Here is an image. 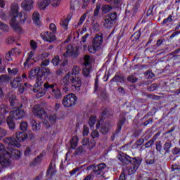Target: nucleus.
Segmentation results:
<instances>
[{"label": "nucleus", "mask_w": 180, "mask_h": 180, "mask_svg": "<svg viewBox=\"0 0 180 180\" xmlns=\"http://www.w3.org/2000/svg\"><path fill=\"white\" fill-rule=\"evenodd\" d=\"M11 81V77H9L7 75H0V84L2 85L3 84H8Z\"/></svg>", "instance_id": "obj_36"}, {"label": "nucleus", "mask_w": 180, "mask_h": 180, "mask_svg": "<svg viewBox=\"0 0 180 180\" xmlns=\"http://www.w3.org/2000/svg\"><path fill=\"white\" fill-rule=\"evenodd\" d=\"M101 10L103 13H109V12L112 10V6L109 5H103L101 7Z\"/></svg>", "instance_id": "obj_42"}, {"label": "nucleus", "mask_w": 180, "mask_h": 180, "mask_svg": "<svg viewBox=\"0 0 180 180\" xmlns=\"http://www.w3.org/2000/svg\"><path fill=\"white\" fill-rule=\"evenodd\" d=\"M34 1L33 0H23L21 3V8L23 11L30 12L33 9Z\"/></svg>", "instance_id": "obj_15"}, {"label": "nucleus", "mask_w": 180, "mask_h": 180, "mask_svg": "<svg viewBox=\"0 0 180 180\" xmlns=\"http://www.w3.org/2000/svg\"><path fill=\"white\" fill-rule=\"evenodd\" d=\"M7 71L10 75H16V74L19 72V70H18V68L11 69L10 68H8L7 69Z\"/></svg>", "instance_id": "obj_48"}, {"label": "nucleus", "mask_w": 180, "mask_h": 180, "mask_svg": "<svg viewBox=\"0 0 180 180\" xmlns=\"http://www.w3.org/2000/svg\"><path fill=\"white\" fill-rule=\"evenodd\" d=\"M155 139H151L149 141L146 142L145 144V148H150L153 144H154Z\"/></svg>", "instance_id": "obj_57"}, {"label": "nucleus", "mask_w": 180, "mask_h": 180, "mask_svg": "<svg viewBox=\"0 0 180 180\" xmlns=\"http://www.w3.org/2000/svg\"><path fill=\"white\" fill-rule=\"evenodd\" d=\"M102 43H103V34L102 33L96 34L93 39L92 44L101 49Z\"/></svg>", "instance_id": "obj_14"}, {"label": "nucleus", "mask_w": 180, "mask_h": 180, "mask_svg": "<svg viewBox=\"0 0 180 180\" xmlns=\"http://www.w3.org/2000/svg\"><path fill=\"white\" fill-rule=\"evenodd\" d=\"M12 155L15 158H20V151L12 148L11 153L0 155V165L3 168H6L11 166V158Z\"/></svg>", "instance_id": "obj_2"}, {"label": "nucleus", "mask_w": 180, "mask_h": 180, "mask_svg": "<svg viewBox=\"0 0 180 180\" xmlns=\"http://www.w3.org/2000/svg\"><path fill=\"white\" fill-rule=\"evenodd\" d=\"M117 19V13H110L104 16L102 25L105 29H112Z\"/></svg>", "instance_id": "obj_3"}, {"label": "nucleus", "mask_w": 180, "mask_h": 180, "mask_svg": "<svg viewBox=\"0 0 180 180\" xmlns=\"http://www.w3.org/2000/svg\"><path fill=\"white\" fill-rule=\"evenodd\" d=\"M82 144L83 147L89 146V148H94V147H95L96 143H95V140L94 139H91V141H89V139L84 138L82 142Z\"/></svg>", "instance_id": "obj_26"}, {"label": "nucleus", "mask_w": 180, "mask_h": 180, "mask_svg": "<svg viewBox=\"0 0 180 180\" xmlns=\"http://www.w3.org/2000/svg\"><path fill=\"white\" fill-rule=\"evenodd\" d=\"M56 120H57V115L56 114L50 115L49 122L52 123V124L56 123Z\"/></svg>", "instance_id": "obj_62"}, {"label": "nucleus", "mask_w": 180, "mask_h": 180, "mask_svg": "<svg viewBox=\"0 0 180 180\" xmlns=\"http://www.w3.org/2000/svg\"><path fill=\"white\" fill-rule=\"evenodd\" d=\"M84 60L85 67H91V56L85 55Z\"/></svg>", "instance_id": "obj_44"}, {"label": "nucleus", "mask_w": 180, "mask_h": 180, "mask_svg": "<svg viewBox=\"0 0 180 180\" xmlns=\"http://www.w3.org/2000/svg\"><path fill=\"white\" fill-rule=\"evenodd\" d=\"M11 9L13 18H16L17 16H19L20 23L23 25V23L26 22V19H27V15H23L22 14V13H19V5L16 4H12Z\"/></svg>", "instance_id": "obj_8"}, {"label": "nucleus", "mask_w": 180, "mask_h": 180, "mask_svg": "<svg viewBox=\"0 0 180 180\" xmlns=\"http://www.w3.org/2000/svg\"><path fill=\"white\" fill-rule=\"evenodd\" d=\"M32 113L39 119H43L44 117H47V113H46L44 108L40 105H35L32 109Z\"/></svg>", "instance_id": "obj_11"}, {"label": "nucleus", "mask_w": 180, "mask_h": 180, "mask_svg": "<svg viewBox=\"0 0 180 180\" xmlns=\"http://www.w3.org/2000/svg\"><path fill=\"white\" fill-rule=\"evenodd\" d=\"M95 17L91 18V27L94 32H99V30H101V25H99L98 22L95 21Z\"/></svg>", "instance_id": "obj_31"}, {"label": "nucleus", "mask_w": 180, "mask_h": 180, "mask_svg": "<svg viewBox=\"0 0 180 180\" xmlns=\"http://www.w3.org/2000/svg\"><path fill=\"white\" fill-rule=\"evenodd\" d=\"M111 81H112V82H120V84H124V75L120 72L116 73Z\"/></svg>", "instance_id": "obj_22"}, {"label": "nucleus", "mask_w": 180, "mask_h": 180, "mask_svg": "<svg viewBox=\"0 0 180 180\" xmlns=\"http://www.w3.org/2000/svg\"><path fill=\"white\" fill-rule=\"evenodd\" d=\"M50 4H51V0H39L38 1V7L40 11H44Z\"/></svg>", "instance_id": "obj_25"}, {"label": "nucleus", "mask_w": 180, "mask_h": 180, "mask_svg": "<svg viewBox=\"0 0 180 180\" xmlns=\"http://www.w3.org/2000/svg\"><path fill=\"white\" fill-rule=\"evenodd\" d=\"M6 123L10 130H15V127H16V125L15 124V118L13 117V116L9 115L8 117H7Z\"/></svg>", "instance_id": "obj_23"}, {"label": "nucleus", "mask_w": 180, "mask_h": 180, "mask_svg": "<svg viewBox=\"0 0 180 180\" xmlns=\"http://www.w3.org/2000/svg\"><path fill=\"white\" fill-rule=\"evenodd\" d=\"M10 25L15 32H20V27L18 21H16V18L12 17L10 20Z\"/></svg>", "instance_id": "obj_24"}, {"label": "nucleus", "mask_w": 180, "mask_h": 180, "mask_svg": "<svg viewBox=\"0 0 180 180\" xmlns=\"http://www.w3.org/2000/svg\"><path fill=\"white\" fill-rule=\"evenodd\" d=\"M78 56H79V49L77 46H73L72 45H68L65 53H63L64 58H68V57L77 58Z\"/></svg>", "instance_id": "obj_9"}, {"label": "nucleus", "mask_w": 180, "mask_h": 180, "mask_svg": "<svg viewBox=\"0 0 180 180\" xmlns=\"http://www.w3.org/2000/svg\"><path fill=\"white\" fill-rule=\"evenodd\" d=\"M85 151L86 150H85V148H84V146H79L75 150L74 155H79V154H82V153H85Z\"/></svg>", "instance_id": "obj_43"}, {"label": "nucleus", "mask_w": 180, "mask_h": 180, "mask_svg": "<svg viewBox=\"0 0 180 180\" xmlns=\"http://www.w3.org/2000/svg\"><path fill=\"white\" fill-rule=\"evenodd\" d=\"M1 30L5 32H9V25L3 23V25L0 27Z\"/></svg>", "instance_id": "obj_59"}, {"label": "nucleus", "mask_w": 180, "mask_h": 180, "mask_svg": "<svg viewBox=\"0 0 180 180\" xmlns=\"http://www.w3.org/2000/svg\"><path fill=\"white\" fill-rule=\"evenodd\" d=\"M6 101H8L11 106H12L13 108H16L19 103L18 102V98H16V95H15L12 92H9L7 94H6Z\"/></svg>", "instance_id": "obj_12"}, {"label": "nucleus", "mask_w": 180, "mask_h": 180, "mask_svg": "<svg viewBox=\"0 0 180 180\" xmlns=\"http://www.w3.org/2000/svg\"><path fill=\"white\" fill-rule=\"evenodd\" d=\"M78 140L77 136H72L70 141V148H72V150H75V148H77V146H78Z\"/></svg>", "instance_id": "obj_35"}, {"label": "nucleus", "mask_w": 180, "mask_h": 180, "mask_svg": "<svg viewBox=\"0 0 180 180\" xmlns=\"http://www.w3.org/2000/svg\"><path fill=\"white\" fill-rule=\"evenodd\" d=\"M10 115L13 116V117L15 120H19V119H23L25 117V110L17 109L15 110H13L10 112Z\"/></svg>", "instance_id": "obj_18"}, {"label": "nucleus", "mask_w": 180, "mask_h": 180, "mask_svg": "<svg viewBox=\"0 0 180 180\" xmlns=\"http://www.w3.org/2000/svg\"><path fill=\"white\" fill-rule=\"evenodd\" d=\"M92 139H98L99 137V132L97 130H94L91 134Z\"/></svg>", "instance_id": "obj_64"}, {"label": "nucleus", "mask_w": 180, "mask_h": 180, "mask_svg": "<svg viewBox=\"0 0 180 180\" xmlns=\"http://www.w3.org/2000/svg\"><path fill=\"white\" fill-rule=\"evenodd\" d=\"M134 158H131L127 154L120 155L118 156V160L122 162V165H129V164H131Z\"/></svg>", "instance_id": "obj_16"}, {"label": "nucleus", "mask_w": 180, "mask_h": 180, "mask_svg": "<svg viewBox=\"0 0 180 180\" xmlns=\"http://www.w3.org/2000/svg\"><path fill=\"white\" fill-rule=\"evenodd\" d=\"M4 143L7 144L8 147H16L20 148L21 145L16 141V139L12 137H6L4 139Z\"/></svg>", "instance_id": "obj_13"}, {"label": "nucleus", "mask_w": 180, "mask_h": 180, "mask_svg": "<svg viewBox=\"0 0 180 180\" xmlns=\"http://www.w3.org/2000/svg\"><path fill=\"white\" fill-rule=\"evenodd\" d=\"M172 147V141L171 140H167L165 142V143L163 144V149L161 141H158L155 143L156 151H158L159 154H164V155H167V154H169V153H171Z\"/></svg>", "instance_id": "obj_4"}, {"label": "nucleus", "mask_w": 180, "mask_h": 180, "mask_svg": "<svg viewBox=\"0 0 180 180\" xmlns=\"http://www.w3.org/2000/svg\"><path fill=\"white\" fill-rule=\"evenodd\" d=\"M51 172V178H53L56 175L57 171L56 170V160H52L49 165V167L46 171V175H49Z\"/></svg>", "instance_id": "obj_20"}, {"label": "nucleus", "mask_w": 180, "mask_h": 180, "mask_svg": "<svg viewBox=\"0 0 180 180\" xmlns=\"http://www.w3.org/2000/svg\"><path fill=\"white\" fill-rule=\"evenodd\" d=\"M81 68L78 66H74L71 72H68L62 79L60 84L61 85H65V86H71L72 89L75 91H80L81 85H82V82L81 78L78 77Z\"/></svg>", "instance_id": "obj_1"}, {"label": "nucleus", "mask_w": 180, "mask_h": 180, "mask_svg": "<svg viewBox=\"0 0 180 180\" xmlns=\"http://www.w3.org/2000/svg\"><path fill=\"white\" fill-rule=\"evenodd\" d=\"M4 154H10V153L6 150L5 146L0 143V155H4Z\"/></svg>", "instance_id": "obj_45"}, {"label": "nucleus", "mask_w": 180, "mask_h": 180, "mask_svg": "<svg viewBox=\"0 0 180 180\" xmlns=\"http://www.w3.org/2000/svg\"><path fill=\"white\" fill-rule=\"evenodd\" d=\"M57 84H51L49 82H46L44 84V89H41V90H39L38 95H39V97L44 96L45 94H47V92H49V94H51L54 91V86H56Z\"/></svg>", "instance_id": "obj_10"}, {"label": "nucleus", "mask_w": 180, "mask_h": 180, "mask_svg": "<svg viewBox=\"0 0 180 180\" xmlns=\"http://www.w3.org/2000/svg\"><path fill=\"white\" fill-rule=\"evenodd\" d=\"M158 84H153L148 88V91L149 92H154V91H155V89H158Z\"/></svg>", "instance_id": "obj_60"}, {"label": "nucleus", "mask_w": 180, "mask_h": 180, "mask_svg": "<svg viewBox=\"0 0 180 180\" xmlns=\"http://www.w3.org/2000/svg\"><path fill=\"white\" fill-rule=\"evenodd\" d=\"M126 122V117H123L121 118L117 124V129L115 130V134H119L120 133V130H122V127L124 125Z\"/></svg>", "instance_id": "obj_30"}, {"label": "nucleus", "mask_w": 180, "mask_h": 180, "mask_svg": "<svg viewBox=\"0 0 180 180\" xmlns=\"http://www.w3.org/2000/svg\"><path fill=\"white\" fill-rule=\"evenodd\" d=\"M91 169H92L95 175L99 178V176H102L103 175V171L106 169V165L105 163H100L97 165H91L88 166L86 170L91 171Z\"/></svg>", "instance_id": "obj_6"}, {"label": "nucleus", "mask_w": 180, "mask_h": 180, "mask_svg": "<svg viewBox=\"0 0 180 180\" xmlns=\"http://www.w3.org/2000/svg\"><path fill=\"white\" fill-rule=\"evenodd\" d=\"M22 78L17 77L14 78L13 81L11 82V86L12 88H18V86H20L22 85Z\"/></svg>", "instance_id": "obj_28"}, {"label": "nucleus", "mask_w": 180, "mask_h": 180, "mask_svg": "<svg viewBox=\"0 0 180 180\" xmlns=\"http://www.w3.org/2000/svg\"><path fill=\"white\" fill-rule=\"evenodd\" d=\"M27 122H22L20 123V130H22V131H26V130H27Z\"/></svg>", "instance_id": "obj_56"}, {"label": "nucleus", "mask_w": 180, "mask_h": 180, "mask_svg": "<svg viewBox=\"0 0 180 180\" xmlns=\"http://www.w3.org/2000/svg\"><path fill=\"white\" fill-rule=\"evenodd\" d=\"M15 137L20 143H23L25 140L27 139V134L25 132H17Z\"/></svg>", "instance_id": "obj_27"}, {"label": "nucleus", "mask_w": 180, "mask_h": 180, "mask_svg": "<svg viewBox=\"0 0 180 180\" xmlns=\"http://www.w3.org/2000/svg\"><path fill=\"white\" fill-rule=\"evenodd\" d=\"M86 15H88V12H86L81 16L79 21L77 24L78 26H81V25H82V23H84V22H85V20L86 19Z\"/></svg>", "instance_id": "obj_51"}, {"label": "nucleus", "mask_w": 180, "mask_h": 180, "mask_svg": "<svg viewBox=\"0 0 180 180\" xmlns=\"http://www.w3.org/2000/svg\"><path fill=\"white\" fill-rule=\"evenodd\" d=\"M43 157H44V155L43 153H40L33 161L34 165H39L41 161H43Z\"/></svg>", "instance_id": "obj_40"}, {"label": "nucleus", "mask_w": 180, "mask_h": 180, "mask_svg": "<svg viewBox=\"0 0 180 180\" xmlns=\"http://www.w3.org/2000/svg\"><path fill=\"white\" fill-rule=\"evenodd\" d=\"M52 63L53 64V65H55V67H57L58 65H59V64H60V57L58 56H55L52 59Z\"/></svg>", "instance_id": "obj_53"}, {"label": "nucleus", "mask_w": 180, "mask_h": 180, "mask_svg": "<svg viewBox=\"0 0 180 180\" xmlns=\"http://www.w3.org/2000/svg\"><path fill=\"white\" fill-rule=\"evenodd\" d=\"M78 97L73 93L69 94L63 97L62 104L65 108H72L77 105Z\"/></svg>", "instance_id": "obj_5"}, {"label": "nucleus", "mask_w": 180, "mask_h": 180, "mask_svg": "<svg viewBox=\"0 0 180 180\" xmlns=\"http://www.w3.org/2000/svg\"><path fill=\"white\" fill-rule=\"evenodd\" d=\"M127 81L131 82L132 84H134L137 82V81H139V79H137L134 75H130L127 77Z\"/></svg>", "instance_id": "obj_54"}, {"label": "nucleus", "mask_w": 180, "mask_h": 180, "mask_svg": "<svg viewBox=\"0 0 180 180\" xmlns=\"http://www.w3.org/2000/svg\"><path fill=\"white\" fill-rule=\"evenodd\" d=\"M41 37L43 40H45V41H48V43H53V41L56 40V34H54V32H46L44 34H41Z\"/></svg>", "instance_id": "obj_17"}, {"label": "nucleus", "mask_w": 180, "mask_h": 180, "mask_svg": "<svg viewBox=\"0 0 180 180\" xmlns=\"http://www.w3.org/2000/svg\"><path fill=\"white\" fill-rule=\"evenodd\" d=\"M171 169L172 172H179L180 165L178 164H174L172 165Z\"/></svg>", "instance_id": "obj_50"}, {"label": "nucleus", "mask_w": 180, "mask_h": 180, "mask_svg": "<svg viewBox=\"0 0 180 180\" xmlns=\"http://www.w3.org/2000/svg\"><path fill=\"white\" fill-rule=\"evenodd\" d=\"M172 15H169L167 18L163 20L162 25H167V23H171L172 22Z\"/></svg>", "instance_id": "obj_58"}, {"label": "nucleus", "mask_w": 180, "mask_h": 180, "mask_svg": "<svg viewBox=\"0 0 180 180\" xmlns=\"http://www.w3.org/2000/svg\"><path fill=\"white\" fill-rule=\"evenodd\" d=\"M95 123H96V116L90 117L89 120V124L91 129H94V127L95 126Z\"/></svg>", "instance_id": "obj_41"}, {"label": "nucleus", "mask_w": 180, "mask_h": 180, "mask_svg": "<svg viewBox=\"0 0 180 180\" xmlns=\"http://www.w3.org/2000/svg\"><path fill=\"white\" fill-rule=\"evenodd\" d=\"M81 0H71L70 1V9L72 11H75V9H79L80 5L79 2Z\"/></svg>", "instance_id": "obj_32"}, {"label": "nucleus", "mask_w": 180, "mask_h": 180, "mask_svg": "<svg viewBox=\"0 0 180 180\" xmlns=\"http://www.w3.org/2000/svg\"><path fill=\"white\" fill-rule=\"evenodd\" d=\"M89 53H92L93 54L96 52V50H99L100 48L96 46L94 44L92 45L89 46L88 47Z\"/></svg>", "instance_id": "obj_46"}, {"label": "nucleus", "mask_w": 180, "mask_h": 180, "mask_svg": "<svg viewBox=\"0 0 180 180\" xmlns=\"http://www.w3.org/2000/svg\"><path fill=\"white\" fill-rule=\"evenodd\" d=\"M99 11H101V4H97L94 10V16H98Z\"/></svg>", "instance_id": "obj_61"}, {"label": "nucleus", "mask_w": 180, "mask_h": 180, "mask_svg": "<svg viewBox=\"0 0 180 180\" xmlns=\"http://www.w3.org/2000/svg\"><path fill=\"white\" fill-rule=\"evenodd\" d=\"M43 84H44V82H43V79H41V76H38L37 77V79H36V84H37V86H43Z\"/></svg>", "instance_id": "obj_52"}, {"label": "nucleus", "mask_w": 180, "mask_h": 180, "mask_svg": "<svg viewBox=\"0 0 180 180\" xmlns=\"http://www.w3.org/2000/svg\"><path fill=\"white\" fill-rule=\"evenodd\" d=\"M172 154H173V155H179L180 148L178 146H175L174 148H173L172 150Z\"/></svg>", "instance_id": "obj_55"}, {"label": "nucleus", "mask_w": 180, "mask_h": 180, "mask_svg": "<svg viewBox=\"0 0 180 180\" xmlns=\"http://www.w3.org/2000/svg\"><path fill=\"white\" fill-rule=\"evenodd\" d=\"M88 37H89V34H85V35H84L80 40V44L83 46L84 50H85V49L88 47L86 44H85L86 43V39H88Z\"/></svg>", "instance_id": "obj_39"}, {"label": "nucleus", "mask_w": 180, "mask_h": 180, "mask_svg": "<svg viewBox=\"0 0 180 180\" xmlns=\"http://www.w3.org/2000/svg\"><path fill=\"white\" fill-rule=\"evenodd\" d=\"M82 75L86 79H89L91 78V66H85V68L82 70Z\"/></svg>", "instance_id": "obj_29"}, {"label": "nucleus", "mask_w": 180, "mask_h": 180, "mask_svg": "<svg viewBox=\"0 0 180 180\" xmlns=\"http://www.w3.org/2000/svg\"><path fill=\"white\" fill-rule=\"evenodd\" d=\"M35 77H43V72L40 70V68L35 67L30 72L29 78L33 79Z\"/></svg>", "instance_id": "obj_19"}, {"label": "nucleus", "mask_w": 180, "mask_h": 180, "mask_svg": "<svg viewBox=\"0 0 180 180\" xmlns=\"http://www.w3.org/2000/svg\"><path fill=\"white\" fill-rule=\"evenodd\" d=\"M32 20L34 23L39 26L40 25V14L37 11H34L32 14Z\"/></svg>", "instance_id": "obj_33"}, {"label": "nucleus", "mask_w": 180, "mask_h": 180, "mask_svg": "<svg viewBox=\"0 0 180 180\" xmlns=\"http://www.w3.org/2000/svg\"><path fill=\"white\" fill-rule=\"evenodd\" d=\"M60 25L62 26V27H63L65 30H67L68 27V19H64L61 20Z\"/></svg>", "instance_id": "obj_47"}, {"label": "nucleus", "mask_w": 180, "mask_h": 180, "mask_svg": "<svg viewBox=\"0 0 180 180\" xmlns=\"http://www.w3.org/2000/svg\"><path fill=\"white\" fill-rule=\"evenodd\" d=\"M0 113H1V116H4L6 113H9V107L5 104L0 105Z\"/></svg>", "instance_id": "obj_38"}, {"label": "nucleus", "mask_w": 180, "mask_h": 180, "mask_svg": "<svg viewBox=\"0 0 180 180\" xmlns=\"http://www.w3.org/2000/svg\"><path fill=\"white\" fill-rule=\"evenodd\" d=\"M51 95L53 96L56 99H60L63 95L61 94V91L58 89H54L53 91L51 93Z\"/></svg>", "instance_id": "obj_37"}, {"label": "nucleus", "mask_w": 180, "mask_h": 180, "mask_svg": "<svg viewBox=\"0 0 180 180\" xmlns=\"http://www.w3.org/2000/svg\"><path fill=\"white\" fill-rule=\"evenodd\" d=\"M143 143H144V139H140L135 142L134 146H136V147L137 148V147L142 146V144H143Z\"/></svg>", "instance_id": "obj_63"}, {"label": "nucleus", "mask_w": 180, "mask_h": 180, "mask_svg": "<svg viewBox=\"0 0 180 180\" xmlns=\"http://www.w3.org/2000/svg\"><path fill=\"white\" fill-rule=\"evenodd\" d=\"M113 126V123L110 121L106 122L104 124L101 126V133L102 134H108L109 133V130H110V128Z\"/></svg>", "instance_id": "obj_21"}, {"label": "nucleus", "mask_w": 180, "mask_h": 180, "mask_svg": "<svg viewBox=\"0 0 180 180\" xmlns=\"http://www.w3.org/2000/svg\"><path fill=\"white\" fill-rule=\"evenodd\" d=\"M31 125L32 127V130H35L36 131H39V130L41 129V125L40 124V122H37V120H32Z\"/></svg>", "instance_id": "obj_34"}, {"label": "nucleus", "mask_w": 180, "mask_h": 180, "mask_svg": "<svg viewBox=\"0 0 180 180\" xmlns=\"http://www.w3.org/2000/svg\"><path fill=\"white\" fill-rule=\"evenodd\" d=\"M28 55H29L28 58H27L26 61L24 63L25 67H26L27 64H30V60H32V58H33L34 53L32 51H30L29 52Z\"/></svg>", "instance_id": "obj_49"}, {"label": "nucleus", "mask_w": 180, "mask_h": 180, "mask_svg": "<svg viewBox=\"0 0 180 180\" xmlns=\"http://www.w3.org/2000/svg\"><path fill=\"white\" fill-rule=\"evenodd\" d=\"M143 162V158H134L131 163H130V166L128 167V175H134L139 169L140 165H141V162Z\"/></svg>", "instance_id": "obj_7"}]
</instances>
